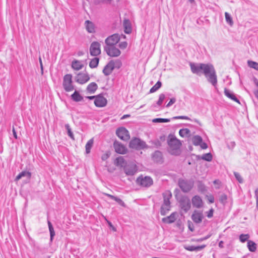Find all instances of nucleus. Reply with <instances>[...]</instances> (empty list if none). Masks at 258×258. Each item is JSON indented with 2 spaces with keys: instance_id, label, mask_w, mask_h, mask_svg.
Masks as SVG:
<instances>
[{
  "instance_id": "nucleus-1",
  "label": "nucleus",
  "mask_w": 258,
  "mask_h": 258,
  "mask_svg": "<svg viewBox=\"0 0 258 258\" xmlns=\"http://www.w3.org/2000/svg\"><path fill=\"white\" fill-rule=\"evenodd\" d=\"M191 71L192 73L200 75L203 73L207 81L214 87L217 85V77L214 66L210 63H189Z\"/></svg>"
},
{
  "instance_id": "nucleus-2",
  "label": "nucleus",
  "mask_w": 258,
  "mask_h": 258,
  "mask_svg": "<svg viewBox=\"0 0 258 258\" xmlns=\"http://www.w3.org/2000/svg\"><path fill=\"white\" fill-rule=\"evenodd\" d=\"M168 144L169 146L168 151L171 154L175 155L179 154L181 144L179 140L173 136H169Z\"/></svg>"
},
{
  "instance_id": "nucleus-3",
  "label": "nucleus",
  "mask_w": 258,
  "mask_h": 258,
  "mask_svg": "<svg viewBox=\"0 0 258 258\" xmlns=\"http://www.w3.org/2000/svg\"><path fill=\"white\" fill-rule=\"evenodd\" d=\"M163 203L161 207L160 213L163 216L165 215L171 208L170 200L172 197L170 191L167 190L163 193Z\"/></svg>"
},
{
  "instance_id": "nucleus-4",
  "label": "nucleus",
  "mask_w": 258,
  "mask_h": 258,
  "mask_svg": "<svg viewBox=\"0 0 258 258\" xmlns=\"http://www.w3.org/2000/svg\"><path fill=\"white\" fill-rule=\"evenodd\" d=\"M62 87L66 92H71L75 89L73 84L72 75L67 74L63 78Z\"/></svg>"
},
{
  "instance_id": "nucleus-5",
  "label": "nucleus",
  "mask_w": 258,
  "mask_h": 258,
  "mask_svg": "<svg viewBox=\"0 0 258 258\" xmlns=\"http://www.w3.org/2000/svg\"><path fill=\"white\" fill-rule=\"evenodd\" d=\"M194 184L192 180L179 179L178 185L181 190L184 192H187L191 190Z\"/></svg>"
},
{
  "instance_id": "nucleus-6",
  "label": "nucleus",
  "mask_w": 258,
  "mask_h": 258,
  "mask_svg": "<svg viewBox=\"0 0 258 258\" xmlns=\"http://www.w3.org/2000/svg\"><path fill=\"white\" fill-rule=\"evenodd\" d=\"M137 184L145 187H148L153 184V181L151 177L148 176L140 175L136 180Z\"/></svg>"
},
{
  "instance_id": "nucleus-7",
  "label": "nucleus",
  "mask_w": 258,
  "mask_h": 258,
  "mask_svg": "<svg viewBox=\"0 0 258 258\" xmlns=\"http://www.w3.org/2000/svg\"><path fill=\"white\" fill-rule=\"evenodd\" d=\"M147 147L145 142L139 138L133 139L130 142V147L136 149H143Z\"/></svg>"
},
{
  "instance_id": "nucleus-8",
  "label": "nucleus",
  "mask_w": 258,
  "mask_h": 258,
  "mask_svg": "<svg viewBox=\"0 0 258 258\" xmlns=\"http://www.w3.org/2000/svg\"><path fill=\"white\" fill-rule=\"evenodd\" d=\"M123 170L126 175L133 176L137 172L138 167L135 163L130 162L124 166Z\"/></svg>"
},
{
  "instance_id": "nucleus-9",
  "label": "nucleus",
  "mask_w": 258,
  "mask_h": 258,
  "mask_svg": "<svg viewBox=\"0 0 258 258\" xmlns=\"http://www.w3.org/2000/svg\"><path fill=\"white\" fill-rule=\"evenodd\" d=\"M90 53L92 56H96L101 53L100 44L96 41L93 42L90 47Z\"/></svg>"
},
{
  "instance_id": "nucleus-10",
  "label": "nucleus",
  "mask_w": 258,
  "mask_h": 258,
  "mask_svg": "<svg viewBox=\"0 0 258 258\" xmlns=\"http://www.w3.org/2000/svg\"><path fill=\"white\" fill-rule=\"evenodd\" d=\"M116 134L119 138L123 141H128L130 138L128 131L123 127L118 128L116 130Z\"/></svg>"
},
{
  "instance_id": "nucleus-11",
  "label": "nucleus",
  "mask_w": 258,
  "mask_h": 258,
  "mask_svg": "<svg viewBox=\"0 0 258 258\" xmlns=\"http://www.w3.org/2000/svg\"><path fill=\"white\" fill-rule=\"evenodd\" d=\"M104 50L106 53L112 57H117L120 55V51L114 46H105Z\"/></svg>"
},
{
  "instance_id": "nucleus-12",
  "label": "nucleus",
  "mask_w": 258,
  "mask_h": 258,
  "mask_svg": "<svg viewBox=\"0 0 258 258\" xmlns=\"http://www.w3.org/2000/svg\"><path fill=\"white\" fill-rule=\"evenodd\" d=\"M120 40L119 36L118 34H114L108 37L105 40L106 44V46H114Z\"/></svg>"
},
{
  "instance_id": "nucleus-13",
  "label": "nucleus",
  "mask_w": 258,
  "mask_h": 258,
  "mask_svg": "<svg viewBox=\"0 0 258 258\" xmlns=\"http://www.w3.org/2000/svg\"><path fill=\"white\" fill-rule=\"evenodd\" d=\"M193 222L196 224L201 223L204 218L203 211L195 210L191 216Z\"/></svg>"
},
{
  "instance_id": "nucleus-14",
  "label": "nucleus",
  "mask_w": 258,
  "mask_h": 258,
  "mask_svg": "<svg viewBox=\"0 0 258 258\" xmlns=\"http://www.w3.org/2000/svg\"><path fill=\"white\" fill-rule=\"evenodd\" d=\"M179 204L181 209L185 212H187L190 209V201L187 197H182L180 200Z\"/></svg>"
},
{
  "instance_id": "nucleus-15",
  "label": "nucleus",
  "mask_w": 258,
  "mask_h": 258,
  "mask_svg": "<svg viewBox=\"0 0 258 258\" xmlns=\"http://www.w3.org/2000/svg\"><path fill=\"white\" fill-rule=\"evenodd\" d=\"M107 102V99L101 94L97 95L96 99L94 100L95 105L98 107L105 106Z\"/></svg>"
},
{
  "instance_id": "nucleus-16",
  "label": "nucleus",
  "mask_w": 258,
  "mask_h": 258,
  "mask_svg": "<svg viewBox=\"0 0 258 258\" xmlns=\"http://www.w3.org/2000/svg\"><path fill=\"white\" fill-rule=\"evenodd\" d=\"M89 79L90 77L87 74L79 73L76 78V81L80 84H83L87 82Z\"/></svg>"
},
{
  "instance_id": "nucleus-17",
  "label": "nucleus",
  "mask_w": 258,
  "mask_h": 258,
  "mask_svg": "<svg viewBox=\"0 0 258 258\" xmlns=\"http://www.w3.org/2000/svg\"><path fill=\"white\" fill-rule=\"evenodd\" d=\"M191 202L194 207L199 209L203 207L204 205L202 199L199 196H194L191 199Z\"/></svg>"
},
{
  "instance_id": "nucleus-18",
  "label": "nucleus",
  "mask_w": 258,
  "mask_h": 258,
  "mask_svg": "<svg viewBox=\"0 0 258 258\" xmlns=\"http://www.w3.org/2000/svg\"><path fill=\"white\" fill-rule=\"evenodd\" d=\"M114 148L115 152L119 154H123L126 153V149L125 147L118 142L114 143Z\"/></svg>"
},
{
  "instance_id": "nucleus-19",
  "label": "nucleus",
  "mask_w": 258,
  "mask_h": 258,
  "mask_svg": "<svg viewBox=\"0 0 258 258\" xmlns=\"http://www.w3.org/2000/svg\"><path fill=\"white\" fill-rule=\"evenodd\" d=\"M152 160L157 163H162L163 159L162 153L159 151H156L152 155Z\"/></svg>"
},
{
  "instance_id": "nucleus-20",
  "label": "nucleus",
  "mask_w": 258,
  "mask_h": 258,
  "mask_svg": "<svg viewBox=\"0 0 258 258\" xmlns=\"http://www.w3.org/2000/svg\"><path fill=\"white\" fill-rule=\"evenodd\" d=\"M177 215L178 214L176 212H173L170 216L162 218V221L165 223H172L176 220Z\"/></svg>"
},
{
  "instance_id": "nucleus-21",
  "label": "nucleus",
  "mask_w": 258,
  "mask_h": 258,
  "mask_svg": "<svg viewBox=\"0 0 258 258\" xmlns=\"http://www.w3.org/2000/svg\"><path fill=\"white\" fill-rule=\"evenodd\" d=\"M114 70L113 66L112 64V62L110 61L104 67L103 70V73L106 76L110 75L113 70Z\"/></svg>"
},
{
  "instance_id": "nucleus-22",
  "label": "nucleus",
  "mask_w": 258,
  "mask_h": 258,
  "mask_svg": "<svg viewBox=\"0 0 258 258\" xmlns=\"http://www.w3.org/2000/svg\"><path fill=\"white\" fill-rule=\"evenodd\" d=\"M165 98V95L164 94L162 93L159 95V99L156 103L152 104L151 107L152 108H156L160 107L162 104L164 99Z\"/></svg>"
},
{
  "instance_id": "nucleus-23",
  "label": "nucleus",
  "mask_w": 258,
  "mask_h": 258,
  "mask_svg": "<svg viewBox=\"0 0 258 258\" xmlns=\"http://www.w3.org/2000/svg\"><path fill=\"white\" fill-rule=\"evenodd\" d=\"M206 246V245L203 244L200 246H194V245H190V246H185L184 247L185 249L190 251H200L203 249H204Z\"/></svg>"
},
{
  "instance_id": "nucleus-24",
  "label": "nucleus",
  "mask_w": 258,
  "mask_h": 258,
  "mask_svg": "<svg viewBox=\"0 0 258 258\" xmlns=\"http://www.w3.org/2000/svg\"><path fill=\"white\" fill-rule=\"evenodd\" d=\"M123 25L124 29V32L126 34H130L132 32V27L130 21L127 19H124L123 22Z\"/></svg>"
},
{
  "instance_id": "nucleus-25",
  "label": "nucleus",
  "mask_w": 258,
  "mask_h": 258,
  "mask_svg": "<svg viewBox=\"0 0 258 258\" xmlns=\"http://www.w3.org/2000/svg\"><path fill=\"white\" fill-rule=\"evenodd\" d=\"M23 177H26L28 180H29L31 177V173L29 171H23L16 176L15 180L18 181Z\"/></svg>"
},
{
  "instance_id": "nucleus-26",
  "label": "nucleus",
  "mask_w": 258,
  "mask_h": 258,
  "mask_svg": "<svg viewBox=\"0 0 258 258\" xmlns=\"http://www.w3.org/2000/svg\"><path fill=\"white\" fill-rule=\"evenodd\" d=\"M85 25L86 29L89 33H93L95 32L94 25L92 22L89 20H87L85 22Z\"/></svg>"
},
{
  "instance_id": "nucleus-27",
  "label": "nucleus",
  "mask_w": 258,
  "mask_h": 258,
  "mask_svg": "<svg viewBox=\"0 0 258 258\" xmlns=\"http://www.w3.org/2000/svg\"><path fill=\"white\" fill-rule=\"evenodd\" d=\"M127 163H126L125 161L124 158L121 156H119V157L116 158L114 161V164L116 166H120L121 167H122L123 168H124V166H125Z\"/></svg>"
},
{
  "instance_id": "nucleus-28",
  "label": "nucleus",
  "mask_w": 258,
  "mask_h": 258,
  "mask_svg": "<svg viewBox=\"0 0 258 258\" xmlns=\"http://www.w3.org/2000/svg\"><path fill=\"white\" fill-rule=\"evenodd\" d=\"M98 88L97 84L95 82H92L89 84L87 87V91L90 94H93Z\"/></svg>"
},
{
  "instance_id": "nucleus-29",
  "label": "nucleus",
  "mask_w": 258,
  "mask_h": 258,
  "mask_svg": "<svg viewBox=\"0 0 258 258\" xmlns=\"http://www.w3.org/2000/svg\"><path fill=\"white\" fill-rule=\"evenodd\" d=\"M224 94L227 97L230 98L231 100H232L236 102H238V103L239 102V100L236 97L235 95L232 92H231L229 90L225 88L224 90Z\"/></svg>"
},
{
  "instance_id": "nucleus-30",
  "label": "nucleus",
  "mask_w": 258,
  "mask_h": 258,
  "mask_svg": "<svg viewBox=\"0 0 258 258\" xmlns=\"http://www.w3.org/2000/svg\"><path fill=\"white\" fill-rule=\"evenodd\" d=\"M71 99L75 102H80L83 100V97L77 91H75L73 94L71 95Z\"/></svg>"
},
{
  "instance_id": "nucleus-31",
  "label": "nucleus",
  "mask_w": 258,
  "mask_h": 258,
  "mask_svg": "<svg viewBox=\"0 0 258 258\" xmlns=\"http://www.w3.org/2000/svg\"><path fill=\"white\" fill-rule=\"evenodd\" d=\"M83 67V64L81 61L76 60L72 62V67L75 70H80L82 69Z\"/></svg>"
},
{
  "instance_id": "nucleus-32",
  "label": "nucleus",
  "mask_w": 258,
  "mask_h": 258,
  "mask_svg": "<svg viewBox=\"0 0 258 258\" xmlns=\"http://www.w3.org/2000/svg\"><path fill=\"white\" fill-rule=\"evenodd\" d=\"M198 159H202L204 160L207 161H211L213 158L212 155L211 153H208L205 154H203L202 156H197Z\"/></svg>"
},
{
  "instance_id": "nucleus-33",
  "label": "nucleus",
  "mask_w": 258,
  "mask_h": 258,
  "mask_svg": "<svg viewBox=\"0 0 258 258\" xmlns=\"http://www.w3.org/2000/svg\"><path fill=\"white\" fill-rule=\"evenodd\" d=\"M247 247L251 252H254L256 249V244L252 241L249 240L247 241Z\"/></svg>"
},
{
  "instance_id": "nucleus-34",
  "label": "nucleus",
  "mask_w": 258,
  "mask_h": 258,
  "mask_svg": "<svg viewBox=\"0 0 258 258\" xmlns=\"http://www.w3.org/2000/svg\"><path fill=\"white\" fill-rule=\"evenodd\" d=\"M93 143H94L93 139H91L87 142V143L85 146L86 154H89L90 153V151L93 146Z\"/></svg>"
},
{
  "instance_id": "nucleus-35",
  "label": "nucleus",
  "mask_w": 258,
  "mask_h": 258,
  "mask_svg": "<svg viewBox=\"0 0 258 258\" xmlns=\"http://www.w3.org/2000/svg\"><path fill=\"white\" fill-rule=\"evenodd\" d=\"M192 143H193L194 145H195L196 146H199L202 143V142L203 141V139L201 137L197 135V136H195L192 138Z\"/></svg>"
},
{
  "instance_id": "nucleus-36",
  "label": "nucleus",
  "mask_w": 258,
  "mask_h": 258,
  "mask_svg": "<svg viewBox=\"0 0 258 258\" xmlns=\"http://www.w3.org/2000/svg\"><path fill=\"white\" fill-rule=\"evenodd\" d=\"M190 131L188 128H182L179 131V135L182 137H187L190 135Z\"/></svg>"
},
{
  "instance_id": "nucleus-37",
  "label": "nucleus",
  "mask_w": 258,
  "mask_h": 258,
  "mask_svg": "<svg viewBox=\"0 0 258 258\" xmlns=\"http://www.w3.org/2000/svg\"><path fill=\"white\" fill-rule=\"evenodd\" d=\"M99 59L98 57H94L92 59L89 63V66L91 68H96L99 63Z\"/></svg>"
},
{
  "instance_id": "nucleus-38",
  "label": "nucleus",
  "mask_w": 258,
  "mask_h": 258,
  "mask_svg": "<svg viewBox=\"0 0 258 258\" xmlns=\"http://www.w3.org/2000/svg\"><path fill=\"white\" fill-rule=\"evenodd\" d=\"M48 225L50 232V241H52L55 235V232L53 228V226L49 221H48Z\"/></svg>"
},
{
  "instance_id": "nucleus-39",
  "label": "nucleus",
  "mask_w": 258,
  "mask_h": 258,
  "mask_svg": "<svg viewBox=\"0 0 258 258\" xmlns=\"http://www.w3.org/2000/svg\"><path fill=\"white\" fill-rule=\"evenodd\" d=\"M65 128L67 130V133H68V135L73 140H75V138H74V134H73V133L72 132V130H71V128L69 125V124L67 123V124H66L65 125Z\"/></svg>"
},
{
  "instance_id": "nucleus-40",
  "label": "nucleus",
  "mask_w": 258,
  "mask_h": 258,
  "mask_svg": "<svg viewBox=\"0 0 258 258\" xmlns=\"http://www.w3.org/2000/svg\"><path fill=\"white\" fill-rule=\"evenodd\" d=\"M162 84L160 81H158L155 85H154L150 89V93H154L156 92L157 90H158L161 87Z\"/></svg>"
},
{
  "instance_id": "nucleus-41",
  "label": "nucleus",
  "mask_w": 258,
  "mask_h": 258,
  "mask_svg": "<svg viewBox=\"0 0 258 258\" xmlns=\"http://www.w3.org/2000/svg\"><path fill=\"white\" fill-rule=\"evenodd\" d=\"M248 66L258 71V63L252 60L247 61Z\"/></svg>"
},
{
  "instance_id": "nucleus-42",
  "label": "nucleus",
  "mask_w": 258,
  "mask_h": 258,
  "mask_svg": "<svg viewBox=\"0 0 258 258\" xmlns=\"http://www.w3.org/2000/svg\"><path fill=\"white\" fill-rule=\"evenodd\" d=\"M110 62H112V64L113 66V68L114 69H119L122 66L121 61L117 59L115 60H111Z\"/></svg>"
},
{
  "instance_id": "nucleus-43",
  "label": "nucleus",
  "mask_w": 258,
  "mask_h": 258,
  "mask_svg": "<svg viewBox=\"0 0 258 258\" xmlns=\"http://www.w3.org/2000/svg\"><path fill=\"white\" fill-rule=\"evenodd\" d=\"M170 119L168 118H156L152 120L154 123L169 122Z\"/></svg>"
},
{
  "instance_id": "nucleus-44",
  "label": "nucleus",
  "mask_w": 258,
  "mask_h": 258,
  "mask_svg": "<svg viewBox=\"0 0 258 258\" xmlns=\"http://www.w3.org/2000/svg\"><path fill=\"white\" fill-rule=\"evenodd\" d=\"M225 20H226L227 23L229 24L230 26H232L233 24V22L232 20V18H231L230 14L227 12H225Z\"/></svg>"
},
{
  "instance_id": "nucleus-45",
  "label": "nucleus",
  "mask_w": 258,
  "mask_h": 258,
  "mask_svg": "<svg viewBox=\"0 0 258 258\" xmlns=\"http://www.w3.org/2000/svg\"><path fill=\"white\" fill-rule=\"evenodd\" d=\"M107 196L109 197H110L111 199H112V200L115 201L116 202H117L119 204H120L122 206H123V207L125 206V204H124V202L121 199H120L119 198H118L117 197H114L113 196L110 195H107Z\"/></svg>"
},
{
  "instance_id": "nucleus-46",
  "label": "nucleus",
  "mask_w": 258,
  "mask_h": 258,
  "mask_svg": "<svg viewBox=\"0 0 258 258\" xmlns=\"http://www.w3.org/2000/svg\"><path fill=\"white\" fill-rule=\"evenodd\" d=\"M249 235L248 234H242L240 235V236H239V240L242 243L245 242V241H247V240L249 239Z\"/></svg>"
},
{
  "instance_id": "nucleus-47",
  "label": "nucleus",
  "mask_w": 258,
  "mask_h": 258,
  "mask_svg": "<svg viewBox=\"0 0 258 258\" xmlns=\"http://www.w3.org/2000/svg\"><path fill=\"white\" fill-rule=\"evenodd\" d=\"M234 175L236 179L238 181V182L239 183L243 182V179L241 177V176H240V175L239 174V173H238L237 172H234Z\"/></svg>"
},
{
  "instance_id": "nucleus-48",
  "label": "nucleus",
  "mask_w": 258,
  "mask_h": 258,
  "mask_svg": "<svg viewBox=\"0 0 258 258\" xmlns=\"http://www.w3.org/2000/svg\"><path fill=\"white\" fill-rule=\"evenodd\" d=\"M173 119H185L188 120H190V118L187 116H176L173 117Z\"/></svg>"
},
{
  "instance_id": "nucleus-49",
  "label": "nucleus",
  "mask_w": 258,
  "mask_h": 258,
  "mask_svg": "<svg viewBox=\"0 0 258 258\" xmlns=\"http://www.w3.org/2000/svg\"><path fill=\"white\" fill-rule=\"evenodd\" d=\"M176 100L175 98H172L170 99L169 102L168 103V104L166 105V107H169L171 105H172L175 102Z\"/></svg>"
},
{
  "instance_id": "nucleus-50",
  "label": "nucleus",
  "mask_w": 258,
  "mask_h": 258,
  "mask_svg": "<svg viewBox=\"0 0 258 258\" xmlns=\"http://www.w3.org/2000/svg\"><path fill=\"white\" fill-rule=\"evenodd\" d=\"M254 197L256 200V208L258 210V188L255 190Z\"/></svg>"
},
{
  "instance_id": "nucleus-51",
  "label": "nucleus",
  "mask_w": 258,
  "mask_h": 258,
  "mask_svg": "<svg viewBox=\"0 0 258 258\" xmlns=\"http://www.w3.org/2000/svg\"><path fill=\"white\" fill-rule=\"evenodd\" d=\"M127 43L125 41L121 42L119 44V47L121 49H124L127 47Z\"/></svg>"
},
{
  "instance_id": "nucleus-52",
  "label": "nucleus",
  "mask_w": 258,
  "mask_h": 258,
  "mask_svg": "<svg viewBox=\"0 0 258 258\" xmlns=\"http://www.w3.org/2000/svg\"><path fill=\"white\" fill-rule=\"evenodd\" d=\"M214 210L212 208L208 212L207 216L209 218H211L213 216Z\"/></svg>"
},
{
  "instance_id": "nucleus-53",
  "label": "nucleus",
  "mask_w": 258,
  "mask_h": 258,
  "mask_svg": "<svg viewBox=\"0 0 258 258\" xmlns=\"http://www.w3.org/2000/svg\"><path fill=\"white\" fill-rule=\"evenodd\" d=\"M210 236H211V235H208L207 236H205L204 237H202V238H201L197 239L196 240V241L197 242H202V241H203L204 240H207V239L210 238Z\"/></svg>"
},
{
  "instance_id": "nucleus-54",
  "label": "nucleus",
  "mask_w": 258,
  "mask_h": 258,
  "mask_svg": "<svg viewBox=\"0 0 258 258\" xmlns=\"http://www.w3.org/2000/svg\"><path fill=\"white\" fill-rule=\"evenodd\" d=\"M235 146V143L234 142H230L228 144V147L229 149H233Z\"/></svg>"
},
{
  "instance_id": "nucleus-55",
  "label": "nucleus",
  "mask_w": 258,
  "mask_h": 258,
  "mask_svg": "<svg viewBox=\"0 0 258 258\" xmlns=\"http://www.w3.org/2000/svg\"><path fill=\"white\" fill-rule=\"evenodd\" d=\"M109 156L108 153H105L102 156L101 159L102 160H106L109 157Z\"/></svg>"
},
{
  "instance_id": "nucleus-56",
  "label": "nucleus",
  "mask_w": 258,
  "mask_h": 258,
  "mask_svg": "<svg viewBox=\"0 0 258 258\" xmlns=\"http://www.w3.org/2000/svg\"><path fill=\"white\" fill-rule=\"evenodd\" d=\"M200 145L201 146V147L203 149H206L208 147L207 144L205 143H203V142Z\"/></svg>"
},
{
  "instance_id": "nucleus-57",
  "label": "nucleus",
  "mask_w": 258,
  "mask_h": 258,
  "mask_svg": "<svg viewBox=\"0 0 258 258\" xmlns=\"http://www.w3.org/2000/svg\"><path fill=\"white\" fill-rule=\"evenodd\" d=\"M97 96H87L86 97V98L89 99V100H93V99H96Z\"/></svg>"
},
{
  "instance_id": "nucleus-58",
  "label": "nucleus",
  "mask_w": 258,
  "mask_h": 258,
  "mask_svg": "<svg viewBox=\"0 0 258 258\" xmlns=\"http://www.w3.org/2000/svg\"><path fill=\"white\" fill-rule=\"evenodd\" d=\"M13 136H14V138L15 139H17L18 137H17V133H16V131H15V130L14 127H13Z\"/></svg>"
},
{
  "instance_id": "nucleus-59",
  "label": "nucleus",
  "mask_w": 258,
  "mask_h": 258,
  "mask_svg": "<svg viewBox=\"0 0 258 258\" xmlns=\"http://www.w3.org/2000/svg\"><path fill=\"white\" fill-rule=\"evenodd\" d=\"M130 115H128V114H126V115H124L123 116H122L121 118V119H124L128 117H130Z\"/></svg>"
},
{
  "instance_id": "nucleus-60",
  "label": "nucleus",
  "mask_w": 258,
  "mask_h": 258,
  "mask_svg": "<svg viewBox=\"0 0 258 258\" xmlns=\"http://www.w3.org/2000/svg\"><path fill=\"white\" fill-rule=\"evenodd\" d=\"M111 0H101V2L104 3H110Z\"/></svg>"
},
{
  "instance_id": "nucleus-61",
  "label": "nucleus",
  "mask_w": 258,
  "mask_h": 258,
  "mask_svg": "<svg viewBox=\"0 0 258 258\" xmlns=\"http://www.w3.org/2000/svg\"><path fill=\"white\" fill-rule=\"evenodd\" d=\"M214 198H211L209 199V202L211 203H214Z\"/></svg>"
},
{
  "instance_id": "nucleus-62",
  "label": "nucleus",
  "mask_w": 258,
  "mask_h": 258,
  "mask_svg": "<svg viewBox=\"0 0 258 258\" xmlns=\"http://www.w3.org/2000/svg\"><path fill=\"white\" fill-rule=\"evenodd\" d=\"M255 96L258 99V89L254 93Z\"/></svg>"
},
{
  "instance_id": "nucleus-63",
  "label": "nucleus",
  "mask_w": 258,
  "mask_h": 258,
  "mask_svg": "<svg viewBox=\"0 0 258 258\" xmlns=\"http://www.w3.org/2000/svg\"><path fill=\"white\" fill-rule=\"evenodd\" d=\"M222 243H223V242H222V241L219 242V247H223Z\"/></svg>"
},
{
  "instance_id": "nucleus-64",
  "label": "nucleus",
  "mask_w": 258,
  "mask_h": 258,
  "mask_svg": "<svg viewBox=\"0 0 258 258\" xmlns=\"http://www.w3.org/2000/svg\"><path fill=\"white\" fill-rule=\"evenodd\" d=\"M222 199L226 200L227 197L225 195H224L222 197Z\"/></svg>"
}]
</instances>
